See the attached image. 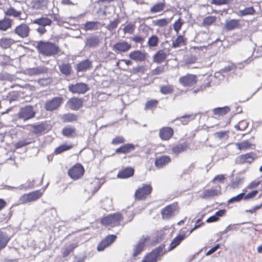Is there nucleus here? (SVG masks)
I'll list each match as a JSON object with an SVG mask.
<instances>
[{
  "label": "nucleus",
  "mask_w": 262,
  "mask_h": 262,
  "mask_svg": "<svg viewBox=\"0 0 262 262\" xmlns=\"http://www.w3.org/2000/svg\"><path fill=\"white\" fill-rule=\"evenodd\" d=\"M37 49L40 54L46 56H54L59 51V47L55 44L42 41L38 43Z\"/></svg>",
  "instance_id": "nucleus-1"
},
{
  "label": "nucleus",
  "mask_w": 262,
  "mask_h": 262,
  "mask_svg": "<svg viewBox=\"0 0 262 262\" xmlns=\"http://www.w3.org/2000/svg\"><path fill=\"white\" fill-rule=\"evenodd\" d=\"M123 217L120 213H115L103 217L101 220L102 224L105 226H117L120 224Z\"/></svg>",
  "instance_id": "nucleus-2"
},
{
  "label": "nucleus",
  "mask_w": 262,
  "mask_h": 262,
  "mask_svg": "<svg viewBox=\"0 0 262 262\" xmlns=\"http://www.w3.org/2000/svg\"><path fill=\"white\" fill-rule=\"evenodd\" d=\"M36 112L31 105H27L20 108L17 116L19 119L27 121L35 117Z\"/></svg>",
  "instance_id": "nucleus-3"
},
{
  "label": "nucleus",
  "mask_w": 262,
  "mask_h": 262,
  "mask_svg": "<svg viewBox=\"0 0 262 262\" xmlns=\"http://www.w3.org/2000/svg\"><path fill=\"white\" fill-rule=\"evenodd\" d=\"M69 91L73 94H83L89 90V85L83 82L71 84L68 86Z\"/></svg>",
  "instance_id": "nucleus-4"
},
{
  "label": "nucleus",
  "mask_w": 262,
  "mask_h": 262,
  "mask_svg": "<svg viewBox=\"0 0 262 262\" xmlns=\"http://www.w3.org/2000/svg\"><path fill=\"white\" fill-rule=\"evenodd\" d=\"M42 195L40 190L32 191L29 193L24 194L19 198L20 204H26L29 202L35 201Z\"/></svg>",
  "instance_id": "nucleus-5"
},
{
  "label": "nucleus",
  "mask_w": 262,
  "mask_h": 262,
  "mask_svg": "<svg viewBox=\"0 0 262 262\" xmlns=\"http://www.w3.org/2000/svg\"><path fill=\"white\" fill-rule=\"evenodd\" d=\"M163 248L161 246L153 250L147 254L142 260L143 262H157L163 253Z\"/></svg>",
  "instance_id": "nucleus-6"
},
{
  "label": "nucleus",
  "mask_w": 262,
  "mask_h": 262,
  "mask_svg": "<svg viewBox=\"0 0 262 262\" xmlns=\"http://www.w3.org/2000/svg\"><path fill=\"white\" fill-rule=\"evenodd\" d=\"M179 81L183 86L190 87L196 83L198 78L195 75L188 74L180 77Z\"/></svg>",
  "instance_id": "nucleus-7"
},
{
  "label": "nucleus",
  "mask_w": 262,
  "mask_h": 262,
  "mask_svg": "<svg viewBox=\"0 0 262 262\" xmlns=\"http://www.w3.org/2000/svg\"><path fill=\"white\" fill-rule=\"evenodd\" d=\"M83 167L80 164H76L68 171L69 176L74 180H77L81 177L84 173Z\"/></svg>",
  "instance_id": "nucleus-8"
},
{
  "label": "nucleus",
  "mask_w": 262,
  "mask_h": 262,
  "mask_svg": "<svg viewBox=\"0 0 262 262\" xmlns=\"http://www.w3.org/2000/svg\"><path fill=\"white\" fill-rule=\"evenodd\" d=\"M152 191V187L150 185H144L141 188L138 189L135 193L136 199L143 200L145 199Z\"/></svg>",
  "instance_id": "nucleus-9"
},
{
  "label": "nucleus",
  "mask_w": 262,
  "mask_h": 262,
  "mask_svg": "<svg viewBox=\"0 0 262 262\" xmlns=\"http://www.w3.org/2000/svg\"><path fill=\"white\" fill-rule=\"evenodd\" d=\"M30 29L26 24H21L17 26L14 30V33L22 38L29 36Z\"/></svg>",
  "instance_id": "nucleus-10"
},
{
  "label": "nucleus",
  "mask_w": 262,
  "mask_h": 262,
  "mask_svg": "<svg viewBox=\"0 0 262 262\" xmlns=\"http://www.w3.org/2000/svg\"><path fill=\"white\" fill-rule=\"evenodd\" d=\"M63 100L62 97H54L52 99L47 101L45 104V108L47 111H52L57 109Z\"/></svg>",
  "instance_id": "nucleus-11"
},
{
  "label": "nucleus",
  "mask_w": 262,
  "mask_h": 262,
  "mask_svg": "<svg viewBox=\"0 0 262 262\" xmlns=\"http://www.w3.org/2000/svg\"><path fill=\"white\" fill-rule=\"evenodd\" d=\"M131 47L130 43L123 40L115 43L113 46V50L116 52L124 53L130 50Z\"/></svg>",
  "instance_id": "nucleus-12"
},
{
  "label": "nucleus",
  "mask_w": 262,
  "mask_h": 262,
  "mask_svg": "<svg viewBox=\"0 0 262 262\" xmlns=\"http://www.w3.org/2000/svg\"><path fill=\"white\" fill-rule=\"evenodd\" d=\"M149 239L150 237L148 235H143L141 237L137 244L135 246L133 253L134 256H136L143 250L145 246V243L146 242L149 241Z\"/></svg>",
  "instance_id": "nucleus-13"
},
{
  "label": "nucleus",
  "mask_w": 262,
  "mask_h": 262,
  "mask_svg": "<svg viewBox=\"0 0 262 262\" xmlns=\"http://www.w3.org/2000/svg\"><path fill=\"white\" fill-rule=\"evenodd\" d=\"M178 210V205L177 203H173L164 208L161 213L164 219H169L173 215V213Z\"/></svg>",
  "instance_id": "nucleus-14"
},
{
  "label": "nucleus",
  "mask_w": 262,
  "mask_h": 262,
  "mask_svg": "<svg viewBox=\"0 0 262 262\" xmlns=\"http://www.w3.org/2000/svg\"><path fill=\"white\" fill-rule=\"evenodd\" d=\"M116 239L115 235H109L102 240L97 246V250L103 251L106 247L111 245Z\"/></svg>",
  "instance_id": "nucleus-15"
},
{
  "label": "nucleus",
  "mask_w": 262,
  "mask_h": 262,
  "mask_svg": "<svg viewBox=\"0 0 262 262\" xmlns=\"http://www.w3.org/2000/svg\"><path fill=\"white\" fill-rule=\"evenodd\" d=\"M116 239L115 235H109L102 240L97 246V250L103 251L106 247L111 245Z\"/></svg>",
  "instance_id": "nucleus-16"
},
{
  "label": "nucleus",
  "mask_w": 262,
  "mask_h": 262,
  "mask_svg": "<svg viewBox=\"0 0 262 262\" xmlns=\"http://www.w3.org/2000/svg\"><path fill=\"white\" fill-rule=\"evenodd\" d=\"M69 107L73 110L79 109L83 105V99L77 97H73L68 101Z\"/></svg>",
  "instance_id": "nucleus-17"
},
{
  "label": "nucleus",
  "mask_w": 262,
  "mask_h": 262,
  "mask_svg": "<svg viewBox=\"0 0 262 262\" xmlns=\"http://www.w3.org/2000/svg\"><path fill=\"white\" fill-rule=\"evenodd\" d=\"M173 129L168 127H163L160 130L159 137L163 140H169L173 135Z\"/></svg>",
  "instance_id": "nucleus-18"
},
{
  "label": "nucleus",
  "mask_w": 262,
  "mask_h": 262,
  "mask_svg": "<svg viewBox=\"0 0 262 262\" xmlns=\"http://www.w3.org/2000/svg\"><path fill=\"white\" fill-rule=\"evenodd\" d=\"M168 52L164 50L158 51L154 56L153 60L155 62L160 63L163 62L168 56Z\"/></svg>",
  "instance_id": "nucleus-19"
},
{
  "label": "nucleus",
  "mask_w": 262,
  "mask_h": 262,
  "mask_svg": "<svg viewBox=\"0 0 262 262\" xmlns=\"http://www.w3.org/2000/svg\"><path fill=\"white\" fill-rule=\"evenodd\" d=\"M129 57L132 59L137 61H142L146 59V54L140 51L137 50L130 52Z\"/></svg>",
  "instance_id": "nucleus-20"
},
{
  "label": "nucleus",
  "mask_w": 262,
  "mask_h": 262,
  "mask_svg": "<svg viewBox=\"0 0 262 262\" xmlns=\"http://www.w3.org/2000/svg\"><path fill=\"white\" fill-rule=\"evenodd\" d=\"M171 160L167 156H160L155 160V164L158 168H162L168 164Z\"/></svg>",
  "instance_id": "nucleus-21"
},
{
  "label": "nucleus",
  "mask_w": 262,
  "mask_h": 262,
  "mask_svg": "<svg viewBox=\"0 0 262 262\" xmlns=\"http://www.w3.org/2000/svg\"><path fill=\"white\" fill-rule=\"evenodd\" d=\"M240 26L239 21L237 19H230L226 21L224 25V28L227 31L232 30L239 28Z\"/></svg>",
  "instance_id": "nucleus-22"
},
{
  "label": "nucleus",
  "mask_w": 262,
  "mask_h": 262,
  "mask_svg": "<svg viewBox=\"0 0 262 262\" xmlns=\"http://www.w3.org/2000/svg\"><path fill=\"white\" fill-rule=\"evenodd\" d=\"M235 145L240 150H247L255 147V145L252 144L249 140H244L241 142L235 143Z\"/></svg>",
  "instance_id": "nucleus-23"
},
{
  "label": "nucleus",
  "mask_w": 262,
  "mask_h": 262,
  "mask_svg": "<svg viewBox=\"0 0 262 262\" xmlns=\"http://www.w3.org/2000/svg\"><path fill=\"white\" fill-rule=\"evenodd\" d=\"M99 39L95 36L88 37L85 41V46L88 48H95L98 46Z\"/></svg>",
  "instance_id": "nucleus-24"
},
{
  "label": "nucleus",
  "mask_w": 262,
  "mask_h": 262,
  "mask_svg": "<svg viewBox=\"0 0 262 262\" xmlns=\"http://www.w3.org/2000/svg\"><path fill=\"white\" fill-rule=\"evenodd\" d=\"M221 194V191L215 189H209L204 191L201 197L205 199H208L211 197L219 195Z\"/></svg>",
  "instance_id": "nucleus-25"
},
{
  "label": "nucleus",
  "mask_w": 262,
  "mask_h": 262,
  "mask_svg": "<svg viewBox=\"0 0 262 262\" xmlns=\"http://www.w3.org/2000/svg\"><path fill=\"white\" fill-rule=\"evenodd\" d=\"M100 23L98 21H87L83 25L82 29L87 31L96 30L98 29Z\"/></svg>",
  "instance_id": "nucleus-26"
},
{
  "label": "nucleus",
  "mask_w": 262,
  "mask_h": 262,
  "mask_svg": "<svg viewBox=\"0 0 262 262\" xmlns=\"http://www.w3.org/2000/svg\"><path fill=\"white\" fill-rule=\"evenodd\" d=\"M134 169L131 167H127L121 171H120L117 174V177L121 179L128 178L134 174Z\"/></svg>",
  "instance_id": "nucleus-27"
},
{
  "label": "nucleus",
  "mask_w": 262,
  "mask_h": 262,
  "mask_svg": "<svg viewBox=\"0 0 262 262\" xmlns=\"http://www.w3.org/2000/svg\"><path fill=\"white\" fill-rule=\"evenodd\" d=\"M52 22V21L51 19L45 16L35 19L32 21L33 24H37L42 27L50 26Z\"/></svg>",
  "instance_id": "nucleus-28"
},
{
  "label": "nucleus",
  "mask_w": 262,
  "mask_h": 262,
  "mask_svg": "<svg viewBox=\"0 0 262 262\" xmlns=\"http://www.w3.org/2000/svg\"><path fill=\"white\" fill-rule=\"evenodd\" d=\"M186 237L185 233L180 234L174 237L170 245V250L175 248Z\"/></svg>",
  "instance_id": "nucleus-29"
},
{
  "label": "nucleus",
  "mask_w": 262,
  "mask_h": 262,
  "mask_svg": "<svg viewBox=\"0 0 262 262\" xmlns=\"http://www.w3.org/2000/svg\"><path fill=\"white\" fill-rule=\"evenodd\" d=\"M134 145L132 144H126L117 148L116 152L117 153L127 154L134 150Z\"/></svg>",
  "instance_id": "nucleus-30"
},
{
  "label": "nucleus",
  "mask_w": 262,
  "mask_h": 262,
  "mask_svg": "<svg viewBox=\"0 0 262 262\" xmlns=\"http://www.w3.org/2000/svg\"><path fill=\"white\" fill-rule=\"evenodd\" d=\"M62 133L63 136L67 137L73 138L76 135V129L72 126H66L63 128Z\"/></svg>",
  "instance_id": "nucleus-31"
},
{
  "label": "nucleus",
  "mask_w": 262,
  "mask_h": 262,
  "mask_svg": "<svg viewBox=\"0 0 262 262\" xmlns=\"http://www.w3.org/2000/svg\"><path fill=\"white\" fill-rule=\"evenodd\" d=\"M91 62L89 60H84L77 64L76 70L78 72L85 71L90 68Z\"/></svg>",
  "instance_id": "nucleus-32"
},
{
  "label": "nucleus",
  "mask_w": 262,
  "mask_h": 262,
  "mask_svg": "<svg viewBox=\"0 0 262 262\" xmlns=\"http://www.w3.org/2000/svg\"><path fill=\"white\" fill-rule=\"evenodd\" d=\"M12 20L7 17L0 20V30L6 31L8 29L11 27Z\"/></svg>",
  "instance_id": "nucleus-33"
},
{
  "label": "nucleus",
  "mask_w": 262,
  "mask_h": 262,
  "mask_svg": "<svg viewBox=\"0 0 262 262\" xmlns=\"http://www.w3.org/2000/svg\"><path fill=\"white\" fill-rule=\"evenodd\" d=\"M47 72V69L43 67H37L30 69L28 70V73L30 75H38Z\"/></svg>",
  "instance_id": "nucleus-34"
},
{
  "label": "nucleus",
  "mask_w": 262,
  "mask_h": 262,
  "mask_svg": "<svg viewBox=\"0 0 262 262\" xmlns=\"http://www.w3.org/2000/svg\"><path fill=\"white\" fill-rule=\"evenodd\" d=\"M10 240L7 235L0 230V250L5 247Z\"/></svg>",
  "instance_id": "nucleus-35"
},
{
  "label": "nucleus",
  "mask_w": 262,
  "mask_h": 262,
  "mask_svg": "<svg viewBox=\"0 0 262 262\" xmlns=\"http://www.w3.org/2000/svg\"><path fill=\"white\" fill-rule=\"evenodd\" d=\"M59 70L64 75L69 76L71 73L72 67L69 63H63L59 66Z\"/></svg>",
  "instance_id": "nucleus-36"
},
{
  "label": "nucleus",
  "mask_w": 262,
  "mask_h": 262,
  "mask_svg": "<svg viewBox=\"0 0 262 262\" xmlns=\"http://www.w3.org/2000/svg\"><path fill=\"white\" fill-rule=\"evenodd\" d=\"M254 154L253 153L250 152L247 153L245 155H242L240 156L241 160L244 163H252L254 160Z\"/></svg>",
  "instance_id": "nucleus-37"
},
{
  "label": "nucleus",
  "mask_w": 262,
  "mask_h": 262,
  "mask_svg": "<svg viewBox=\"0 0 262 262\" xmlns=\"http://www.w3.org/2000/svg\"><path fill=\"white\" fill-rule=\"evenodd\" d=\"M14 43V41L11 38H4L0 40V46L4 49L10 47Z\"/></svg>",
  "instance_id": "nucleus-38"
},
{
  "label": "nucleus",
  "mask_w": 262,
  "mask_h": 262,
  "mask_svg": "<svg viewBox=\"0 0 262 262\" xmlns=\"http://www.w3.org/2000/svg\"><path fill=\"white\" fill-rule=\"evenodd\" d=\"M230 111V108L228 106L223 107H217L213 109V112L214 115L223 116Z\"/></svg>",
  "instance_id": "nucleus-39"
},
{
  "label": "nucleus",
  "mask_w": 262,
  "mask_h": 262,
  "mask_svg": "<svg viewBox=\"0 0 262 262\" xmlns=\"http://www.w3.org/2000/svg\"><path fill=\"white\" fill-rule=\"evenodd\" d=\"M136 28V26L134 23H130L125 25L123 28L124 33L132 34L134 33Z\"/></svg>",
  "instance_id": "nucleus-40"
},
{
  "label": "nucleus",
  "mask_w": 262,
  "mask_h": 262,
  "mask_svg": "<svg viewBox=\"0 0 262 262\" xmlns=\"http://www.w3.org/2000/svg\"><path fill=\"white\" fill-rule=\"evenodd\" d=\"M187 148V144L185 143L179 144L172 148L174 154H179L184 151Z\"/></svg>",
  "instance_id": "nucleus-41"
},
{
  "label": "nucleus",
  "mask_w": 262,
  "mask_h": 262,
  "mask_svg": "<svg viewBox=\"0 0 262 262\" xmlns=\"http://www.w3.org/2000/svg\"><path fill=\"white\" fill-rule=\"evenodd\" d=\"M32 128V132L34 134H39L45 130V128L43 124H30Z\"/></svg>",
  "instance_id": "nucleus-42"
},
{
  "label": "nucleus",
  "mask_w": 262,
  "mask_h": 262,
  "mask_svg": "<svg viewBox=\"0 0 262 262\" xmlns=\"http://www.w3.org/2000/svg\"><path fill=\"white\" fill-rule=\"evenodd\" d=\"M165 7V3L163 2H160L154 5L150 9V11L151 13H157L163 11Z\"/></svg>",
  "instance_id": "nucleus-43"
},
{
  "label": "nucleus",
  "mask_w": 262,
  "mask_h": 262,
  "mask_svg": "<svg viewBox=\"0 0 262 262\" xmlns=\"http://www.w3.org/2000/svg\"><path fill=\"white\" fill-rule=\"evenodd\" d=\"M77 118L78 117L76 115L71 113L64 114L62 117V119L64 122L76 121Z\"/></svg>",
  "instance_id": "nucleus-44"
},
{
  "label": "nucleus",
  "mask_w": 262,
  "mask_h": 262,
  "mask_svg": "<svg viewBox=\"0 0 262 262\" xmlns=\"http://www.w3.org/2000/svg\"><path fill=\"white\" fill-rule=\"evenodd\" d=\"M72 147V146L71 145L66 144H62L55 148L54 154L56 155L60 154L63 151L69 150Z\"/></svg>",
  "instance_id": "nucleus-45"
},
{
  "label": "nucleus",
  "mask_w": 262,
  "mask_h": 262,
  "mask_svg": "<svg viewBox=\"0 0 262 262\" xmlns=\"http://www.w3.org/2000/svg\"><path fill=\"white\" fill-rule=\"evenodd\" d=\"M5 13L7 16H12L14 17H18L20 16L21 12L16 10L14 8L11 7L8 9Z\"/></svg>",
  "instance_id": "nucleus-46"
},
{
  "label": "nucleus",
  "mask_w": 262,
  "mask_h": 262,
  "mask_svg": "<svg viewBox=\"0 0 262 262\" xmlns=\"http://www.w3.org/2000/svg\"><path fill=\"white\" fill-rule=\"evenodd\" d=\"M194 118V117L192 115H187L182 116L180 118H177L176 120H180L183 125H186L188 124V123L191 120L193 119Z\"/></svg>",
  "instance_id": "nucleus-47"
},
{
  "label": "nucleus",
  "mask_w": 262,
  "mask_h": 262,
  "mask_svg": "<svg viewBox=\"0 0 262 262\" xmlns=\"http://www.w3.org/2000/svg\"><path fill=\"white\" fill-rule=\"evenodd\" d=\"M158 37L156 35H152L149 38L147 44L150 47H155L158 45Z\"/></svg>",
  "instance_id": "nucleus-48"
},
{
  "label": "nucleus",
  "mask_w": 262,
  "mask_h": 262,
  "mask_svg": "<svg viewBox=\"0 0 262 262\" xmlns=\"http://www.w3.org/2000/svg\"><path fill=\"white\" fill-rule=\"evenodd\" d=\"M255 10L253 7H247L245 8L243 10L239 11L240 15L242 16H245L247 15H252L255 13Z\"/></svg>",
  "instance_id": "nucleus-49"
},
{
  "label": "nucleus",
  "mask_w": 262,
  "mask_h": 262,
  "mask_svg": "<svg viewBox=\"0 0 262 262\" xmlns=\"http://www.w3.org/2000/svg\"><path fill=\"white\" fill-rule=\"evenodd\" d=\"M184 38L182 35H179L178 36L177 39L173 41L172 46L174 48L179 47L184 44Z\"/></svg>",
  "instance_id": "nucleus-50"
},
{
  "label": "nucleus",
  "mask_w": 262,
  "mask_h": 262,
  "mask_svg": "<svg viewBox=\"0 0 262 262\" xmlns=\"http://www.w3.org/2000/svg\"><path fill=\"white\" fill-rule=\"evenodd\" d=\"M32 7L35 9H40L44 6L43 0H35L31 3Z\"/></svg>",
  "instance_id": "nucleus-51"
},
{
  "label": "nucleus",
  "mask_w": 262,
  "mask_h": 262,
  "mask_svg": "<svg viewBox=\"0 0 262 262\" xmlns=\"http://www.w3.org/2000/svg\"><path fill=\"white\" fill-rule=\"evenodd\" d=\"M216 18L214 16H209L205 17L203 21L204 26H209L215 21Z\"/></svg>",
  "instance_id": "nucleus-52"
},
{
  "label": "nucleus",
  "mask_w": 262,
  "mask_h": 262,
  "mask_svg": "<svg viewBox=\"0 0 262 262\" xmlns=\"http://www.w3.org/2000/svg\"><path fill=\"white\" fill-rule=\"evenodd\" d=\"M77 247L76 244H72L69 245L64 250L63 252V256H67L71 252H72L74 249Z\"/></svg>",
  "instance_id": "nucleus-53"
},
{
  "label": "nucleus",
  "mask_w": 262,
  "mask_h": 262,
  "mask_svg": "<svg viewBox=\"0 0 262 262\" xmlns=\"http://www.w3.org/2000/svg\"><path fill=\"white\" fill-rule=\"evenodd\" d=\"M166 67V65L158 66L155 69L152 70L151 72V73L153 75L162 74L165 71Z\"/></svg>",
  "instance_id": "nucleus-54"
},
{
  "label": "nucleus",
  "mask_w": 262,
  "mask_h": 262,
  "mask_svg": "<svg viewBox=\"0 0 262 262\" xmlns=\"http://www.w3.org/2000/svg\"><path fill=\"white\" fill-rule=\"evenodd\" d=\"M245 195V192H243L237 195L232 197L230 199H229L228 201L229 203H233L234 202H238L241 201L242 200L244 199V196Z\"/></svg>",
  "instance_id": "nucleus-55"
},
{
  "label": "nucleus",
  "mask_w": 262,
  "mask_h": 262,
  "mask_svg": "<svg viewBox=\"0 0 262 262\" xmlns=\"http://www.w3.org/2000/svg\"><path fill=\"white\" fill-rule=\"evenodd\" d=\"M169 23L168 20L165 18L158 19L154 21V24L160 27L166 26Z\"/></svg>",
  "instance_id": "nucleus-56"
},
{
  "label": "nucleus",
  "mask_w": 262,
  "mask_h": 262,
  "mask_svg": "<svg viewBox=\"0 0 262 262\" xmlns=\"http://www.w3.org/2000/svg\"><path fill=\"white\" fill-rule=\"evenodd\" d=\"M158 102L156 100H151L146 102L145 104V110H151L156 107Z\"/></svg>",
  "instance_id": "nucleus-57"
},
{
  "label": "nucleus",
  "mask_w": 262,
  "mask_h": 262,
  "mask_svg": "<svg viewBox=\"0 0 262 262\" xmlns=\"http://www.w3.org/2000/svg\"><path fill=\"white\" fill-rule=\"evenodd\" d=\"M160 92L164 94L171 93L173 92V88L171 85H164L161 88Z\"/></svg>",
  "instance_id": "nucleus-58"
},
{
  "label": "nucleus",
  "mask_w": 262,
  "mask_h": 262,
  "mask_svg": "<svg viewBox=\"0 0 262 262\" xmlns=\"http://www.w3.org/2000/svg\"><path fill=\"white\" fill-rule=\"evenodd\" d=\"M214 135L220 139L225 140L228 138V132H216L214 134Z\"/></svg>",
  "instance_id": "nucleus-59"
},
{
  "label": "nucleus",
  "mask_w": 262,
  "mask_h": 262,
  "mask_svg": "<svg viewBox=\"0 0 262 262\" xmlns=\"http://www.w3.org/2000/svg\"><path fill=\"white\" fill-rule=\"evenodd\" d=\"M119 23V20L118 18H116L113 20L112 21H111L110 24L107 26V29L109 30H112L116 28L118 24Z\"/></svg>",
  "instance_id": "nucleus-60"
},
{
  "label": "nucleus",
  "mask_w": 262,
  "mask_h": 262,
  "mask_svg": "<svg viewBox=\"0 0 262 262\" xmlns=\"http://www.w3.org/2000/svg\"><path fill=\"white\" fill-rule=\"evenodd\" d=\"M131 40L135 43H140L142 44L145 40V37H143L140 35H136L134 37L132 38Z\"/></svg>",
  "instance_id": "nucleus-61"
},
{
  "label": "nucleus",
  "mask_w": 262,
  "mask_h": 262,
  "mask_svg": "<svg viewBox=\"0 0 262 262\" xmlns=\"http://www.w3.org/2000/svg\"><path fill=\"white\" fill-rule=\"evenodd\" d=\"M183 23L181 21L180 19L177 20L174 24H173V29L177 32V33H179L182 26Z\"/></svg>",
  "instance_id": "nucleus-62"
},
{
  "label": "nucleus",
  "mask_w": 262,
  "mask_h": 262,
  "mask_svg": "<svg viewBox=\"0 0 262 262\" xmlns=\"http://www.w3.org/2000/svg\"><path fill=\"white\" fill-rule=\"evenodd\" d=\"M125 139L122 136H118L114 139L112 141V143L113 144H118L120 143H122L124 142Z\"/></svg>",
  "instance_id": "nucleus-63"
},
{
  "label": "nucleus",
  "mask_w": 262,
  "mask_h": 262,
  "mask_svg": "<svg viewBox=\"0 0 262 262\" xmlns=\"http://www.w3.org/2000/svg\"><path fill=\"white\" fill-rule=\"evenodd\" d=\"M29 143L30 142L27 141V140H24L19 141L18 142L16 143L15 144V146L16 148H19L29 144Z\"/></svg>",
  "instance_id": "nucleus-64"
}]
</instances>
